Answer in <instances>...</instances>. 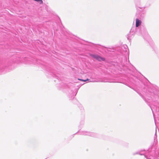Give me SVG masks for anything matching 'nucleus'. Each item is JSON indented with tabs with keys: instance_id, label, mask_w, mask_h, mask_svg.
<instances>
[{
	"instance_id": "nucleus-7",
	"label": "nucleus",
	"mask_w": 159,
	"mask_h": 159,
	"mask_svg": "<svg viewBox=\"0 0 159 159\" xmlns=\"http://www.w3.org/2000/svg\"><path fill=\"white\" fill-rule=\"evenodd\" d=\"M148 91L149 92H150L153 93H154V90L153 89L152 90H151L150 88H148Z\"/></svg>"
},
{
	"instance_id": "nucleus-5",
	"label": "nucleus",
	"mask_w": 159,
	"mask_h": 159,
	"mask_svg": "<svg viewBox=\"0 0 159 159\" xmlns=\"http://www.w3.org/2000/svg\"><path fill=\"white\" fill-rule=\"evenodd\" d=\"M124 49V50L123 48H122L123 50L124 51V52H125V53H123V54H124V55H128L129 54V51L128 48V47L126 45H124L123 46V47Z\"/></svg>"
},
{
	"instance_id": "nucleus-9",
	"label": "nucleus",
	"mask_w": 159,
	"mask_h": 159,
	"mask_svg": "<svg viewBox=\"0 0 159 159\" xmlns=\"http://www.w3.org/2000/svg\"><path fill=\"white\" fill-rule=\"evenodd\" d=\"M89 82H103V81H100V80L98 81H95V80H93V81H90H90Z\"/></svg>"
},
{
	"instance_id": "nucleus-11",
	"label": "nucleus",
	"mask_w": 159,
	"mask_h": 159,
	"mask_svg": "<svg viewBox=\"0 0 159 159\" xmlns=\"http://www.w3.org/2000/svg\"><path fill=\"white\" fill-rule=\"evenodd\" d=\"M159 159V158H158V159Z\"/></svg>"
},
{
	"instance_id": "nucleus-8",
	"label": "nucleus",
	"mask_w": 159,
	"mask_h": 159,
	"mask_svg": "<svg viewBox=\"0 0 159 159\" xmlns=\"http://www.w3.org/2000/svg\"><path fill=\"white\" fill-rule=\"evenodd\" d=\"M78 80H81V81H84V82H86L87 81H89V80H90L89 79H86V80H82V79H78Z\"/></svg>"
},
{
	"instance_id": "nucleus-4",
	"label": "nucleus",
	"mask_w": 159,
	"mask_h": 159,
	"mask_svg": "<svg viewBox=\"0 0 159 159\" xmlns=\"http://www.w3.org/2000/svg\"><path fill=\"white\" fill-rule=\"evenodd\" d=\"M145 12L144 11H137L136 16L137 17L139 18H143L144 16V14Z\"/></svg>"
},
{
	"instance_id": "nucleus-1",
	"label": "nucleus",
	"mask_w": 159,
	"mask_h": 159,
	"mask_svg": "<svg viewBox=\"0 0 159 159\" xmlns=\"http://www.w3.org/2000/svg\"><path fill=\"white\" fill-rule=\"evenodd\" d=\"M141 23V21L138 19L137 18L136 20V27H132L130 30L129 34H127V38L128 40L130 39L132 36L135 34L139 35L141 34V30L138 27V26L140 25Z\"/></svg>"
},
{
	"instance_id": "nucleus-3",
	"label": "nucleus",
	"mask_w": 159,
	"mask_h": 159,
	"mask_svg": "<svg viewBox=\"0 0 159 159\" xmlns=\"http://www.w3.org/2000/svg\"><path fill=\"white\" fill-rule=\"evenodd\" d=\"M90 56L93 58H94L95 59L97 60L98 61H105V59L104 58L100 56L95 54H90Z\"/></svg>"
},
{
	"instance_id": "nucleus-6",
	"label": "nucleus",
	"mask_w": 159,
	"mask_h": 159,
	"mask_svg": "<svg viewBox=\"0 0 159 159\" xmlns=\"http://www.w3.org/2000/svg\"><path fill=\"white\" fill-rule=\"evenodd\" d=\"M136 154H140V155H144V156L145 157V158H146L147 159H150V158H148L147 157V155H146L145 154V153H140V152H137L136 153Z\"/></svg>"
},
{
	"instance_id": "nucleus-2",
	"label": "nucleus",
	"mask_w": 159,
	"mask_h": 159,
	"mask_svg": "<svg viewBox=\"0 0 159 159\" xmlns=\"http://www.w3.org/2000/svg\"><path fill=\"white\" fill-rule=\"evenodd\" d=\"M79 133L81 135H88L90 136H92L94 137H96L98 136V134L96 133L91 132H86V131H80L79 132Z\"/></svg>"
},
{
	"instance_id": "nucleus-10",
	"label": "nucleus",
	"mask_w": 159,
	"mask_h": 159,
	"mask_svg": "<svg viewBox=\"0 0 159 159\" xmlns=\"http://www.w3.org/2000/svg\"><path fill=\"white\" fill-rule=\"evenodd\" d=\"M151 110H152V112H153V111H152V107H151Z\"/></svg>"
}]
</instances>
